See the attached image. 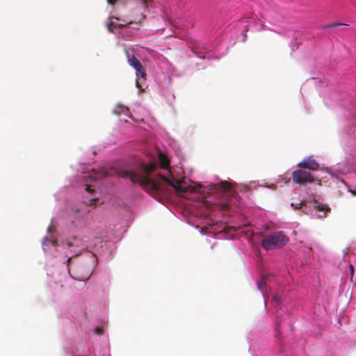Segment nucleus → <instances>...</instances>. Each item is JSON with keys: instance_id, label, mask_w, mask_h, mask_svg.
<instances>
[{"instance_id": "1", "label": "nucleus", "mask_w": 356, "mask_h": 356, "mask_svg": "<svg viewBox=\"0 0 356 356\" xmlns=\"http://www.w3.org/2000/svg\"><path fill=\"white\" fill-rule=\"evenodd\" d=\"M156 168V163H150L142 165L141 174L122 169L116 170L115 172L120 177L129 179L133 183H138L152 197L160 201L165 193V188L163 184L149 177Z\"/></svg>"}, {"instance_id": "2", "label": "nucleus", "mask_w": 356, "mask_h": 356, "mask_svg": "<svg viewBox=\"0 0 356 356\" xmlns=\"http://www.w3.org/2000/svg\"><path fill=\"white\" fill-rule=\"evenodd\" d=\"M72 257L67 259V266L69 273L72 278L81 282L79 289H82L86 285V281L88 280L93 272V263L88 261H79L76 264L72 262Z\"/></svg>"}, {"instance_id": "3", "label": "nucleus", "mask_w": 356, "mask_h": 356, "mask_svg": "<svg viewBox=\"0 0 356 356\" xmlns=\"http://www.w3.org/2000/svg\"><path fill=\"white\" fill-rule=\"evenodd\" d=\"M289 238L282 232H275L265 236L261 241L262 247L266 250L280 248L286 245Z\"/></svg>"}, {"instance_id": "4", "label": "nucleus", "mask_w": 356, "mask_h": 356, "mask_svg": "<svg viewBox=\"0 0 356 356\" xmlns=\"http://www.w3.org/2000/svg\"><path fill=\"white\" fill-rule=\"evenodd\" d=\"M293 183L300 186H305L307 184H312L315 181L314 176L309 172L302 169L294 170L291 175Z\"/></svg>"}, {"instance_id": "5", "label": "nucleus", "mask_w": 356, "mask_h": 356, "mask_svg": "<svg viewBox=\"0 0 356 356\" xmlns=\"http://www.w3.org/2000/svg\"><path fill=\"white\" fill-rule=\"evenodd\" d=\"M298 167L315 171L319 168V163L313 159L307 158L298 163Z\"/></svg>"}, {"instance_id": "6", "label": "nucleus", "mask_w": 356, "mask_h": 356, "mask_svg": "<svg viewBox=\"0 0 356 356\" xmlns=\"http://www.w3.org/2000/svg\"><path fill=\"white\" fill-rule=\"evenodd\" d=\"M157 176L163 181L168 183L170 186H172L173 188H175L177 191L180 192H185L186 190L184 189L178 182L174 183L173 181H171L169 179L166 178L163 175L161 174H157Z\"/></svg>"}, {"instance_id": "7", "label": "nucleus", "mask_w": 356, "mask_h": 356, "mask_svg": "<svg viewBox=\"0 0 356 356\" xmlns=\"http://www.w3.org/2000/svg\"><path fill=\"white\" fill-rule=\"evenodd\" d=\"M134 68L135 69V70L136 72V76H140V77L143 80L146 79L147 74H146L145 68L142 65L141 63L139 65H138L136 67H134Z\"/></svg>"}, {"instance_id": "8", "label": "nucleus", "mask_w": 356, "mask_h": 356, "mask_svg": "<svg viewBox=\"0 0 356 356\" xmlns=\"http://www.w3.org/2000/svg\"><path fill=\"white\" fill-rule=\"evenodd\" d=\"M216 188L221 189L222 191H229L231 190V184L226 181H220L216 185Z\"/></svg>"}, {"instance_id": "9", "label": "nucleus", "mask_w": 356, "mask_h": 356, "mask_svg": "<svg viewBox=\"0 0 356 356\" xmlns=\"http://www.w3.org/2000/svg\"><path fill=\"white\" fill-rule=\"evenodd\" d=\"M160 165L162 168H168L169 166V160L163 154L159 155Z\"/></svg>"}, {"instance_id": "10", "label": "nucleus", "mask_w": 356, "mask_h": 356, "mask_svg": "<svg viewBox=\"0 0 356 356\" xmlns=\"http://www.w3.org/2000/svg\"><path fill=\"white\" fill-rule=\"evenodd\" d=\"M128 63L133 67H135L138 65H139L140 63V62L138 60V59L134 55H131V56L128 55Z\"/></svg>"}, {"instance_id": "11", "label": "nucleus", "mask_w": 356, "mask_h": 356, "mask_svg": "<svg viewBox=\"0 0 356 356\" xmlns=\"http://www.w3.org/2000/svg\"><path fill=\"white\" fill-rule=\"evenodd\" d=\"M113 171H114V169H110V170L102 169L101 171V173L99 174V175H98V177L97 178H100L101 177H106L111 176Z\"/></svg>"}, {"instance_id": "12", "label": "nucleus", "mask_w": 356, "mask_h": 356, "mask_svg": "<svg viewBox=\"0 0 356 356\" xmlns=\"http://www.w3.org/2000/svg\"><path fill=\"white\" fill-rule=\"evenodd\" d=\"M49 243H51L53 246H56L57 244V241L56 239H51V238L45 237L42 242V245L43 246L47 245Z\"/></svg>"}, {"instance_id": "13", "label": "nucleus", "mask_w": 356, "mask_h": 356, "mask_svg": "<svg viewBox=\"0 0 356 356\" xmlns=\"http://www.w3.org/2000/svg\"><path fill=\"white\" fill-rule=\"evenodd\" d=\"M305 204H306V201H301L300 202L297 203V204H294L293 202L291 204V207H293L296 209H300L302 206H304Z\"/></svg>"}, {"instance_id": "14", "label": "nucleus", "mask_w": 356, "mask_h": 356, "mask_svg": "<svg viewBox=\"0 0 356 356\" xmlns=\"http://www.w3.org/2000/svg\"><path fill=\"white\" fill-rule=\"evenodd\" d=\"M340 25H346V24H341V23H336V24H328L325 26V28H332V27H334V26H340Z\"/></svg>"}, {"instance_id": "15", "label": "nucleus", "mask_w": 356, "mask_h": 356, "mask_svg": "<svg viewBox=\"0 0 356 356\" xmlns=\"http://www.w3.org/2000/svg\"><path fill=\"white\" fill-rule=\"evenodd\" d=\"M102 333H103L102 327H96V329H95V334H97L98 335H101Z\"/></svg>"}, {"instance_id": "16", "label": "nucleus", "mask_w": 356, "mask_h": 356, "mask_svg": "<svg viewBox=\"0 0 356 356\" xmlns=\"http://www.w3.org/2000/svg\"><path fill=\"white\" fill-rule=\"evenodd\" d=\"M264 285H265V280H264V278L263 277L262 280L258 283V288L260 290H261L262 289V286Z\"/></svg>"}, {"instance_id": "17", "label": "nucleus", "mask_w": 356, "mask_h": 356, "mask_svg": "<svg viewBox=\"0 0 356 356\" xmlns=\"http://www.w3.org/2000/svg\"><path fill=\"white\" fill-rule=\"evenodd\" d=\"M318 209L319 210H321V211H324V210L330 211V208H328V207H324L323 206H321V205L318 206Z\"/></svg>"}, {"instance_id": "18", "label": "nucleus", "mask_w": 356, "mask_h": 356, "mask_svg": "<svg viewBox=\"0 0 356 356\" xmlns=\"http://www.w3.org/2000/svg\"><path fill=\"white\" fill-rule=\"evenodd\" d=\"M86 191L88 192V193H92L93 190L91 189V188L89 186H86Z\"/></svg>"}, {"instance_id": "19", "label": "nucleus", "mask_w": 356, "mask_h": 356, "mask_svg": "<svg viewBox=\"0 0 356 356\" xmlns=\"http://www.w3.org/2000/svg\"><path fill=\"white\" fill-rule=\"evenodd\" d=\"M136 86H137L139 89L142 90V89H141V86H140V83H139V81H138V80H136Z\"/></svg>"}, {"instance_id": "20", "label": "nucleus", "mask_w": 356, "mask_h": 356, "mask_svg": "<svg viewBox=\"0 0 356 356\" xmlns=\"http://www.w3.org/2000/svg\"><path fill=\"white\" fill-rule=\"evenodd\" d=\"M97 201V199H92V200H90V204H95Z\"/></svg>"}, {"instance_id": "21", "label": "nucleus", "mask_w": 356, "mask_h": 356, "mask_svg": "<svg viewBox=\"0 0 356 356\" xmlns=\"http://www.w3.org/2000/svg\"><path fill=\"white\" fill-rule=\"evenodd\" d=\"M350 271H351V274L353 275V272H354V268H353V265H350Z\"/></svg>"}, {"instance_id": "22", "label": "nucleus", "mask_w": 356, "mask_h": 356, "mask_svg": "<svg viewBox=\"0 0 356 356\" xmlns=\"http://www.w3.org/2000/svg\"><path fill=\"white\" fill-rule=\"evenodd\" d=\"M350 193H351L353 195H356V190L350 191Z\"/></svg>"}, {"instance_id": "23", "label": "nucleus", "mask_w": 356, "mask_h": 356, "mask_svg": "<svg viewBox=\"0 0 356 356\" xmlns=\"http://www.w3.org/2000/svg\"><path fill=\"white\" fill-rule=\"evenodd\" d=\"M273 299L275 300V301H278L279 300V298L277 297V296H274L273 297Z\"/></svg>"}, {"instance_id": "24", "label": "nucleus", "mask_w": 356, "mask_h": 356, "mask_svg": "<svg viewBox=\"0 0 356 356\" xmlns=\"http://www.w3.org/2000/svg\"><path fill=\"white\" fill-rule=\"evenodd\" d=\"M67 245H68L69 247H70V246H72V243H71V242H68V243H67Z\"/></svg>"}, {"instance_id": "25", "label": "nucleus", "mask_w": 356, "mask_h": 356, "mask_svg": "<svg viewBox=\"0 0 356 356\" xmlns=\"http://www.w3.org/2000/svg\"><path fill=\"white\" fill-rule=\"evenodd\" d=\"M113 24L111 23L109 26H108V29L111 31V26Z\"/></svg>"}, {"instance_id": "26", "label": "nucleus", "mask_w": 356, "mask_h": 356, "mask_svg": "<svg viewBox=\"0 0 356 356\" xmlns=\"http://www.w3.org/2000/svg\"><path fill=\"white\" fill-rule=\"evenodd\" d=\"M51 227H49L48 228L49 232H51Z\"/></svg>"}]
</instances>
